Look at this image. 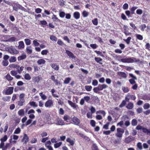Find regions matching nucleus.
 <instances>
[{
	"label": "nucleus",
	"instance_id": "obj_27",
	"mask_svg": "<svg viewBox=\"0 0 150 150\" xmlns=\"http://www.w3.org/2000/svg\"><path fill=\"white\" fill-rule=\"evenodd\" d=\"M25 79L27 80H30L31 79V77L29 74L26 73L23 75Z\"/></svg>",
	"mask_w": 150,
	"mask_h": 150
},
{
	"label": "nucleus",
	"instance_id": "obj_46",
	"mask_svg": "<svg viewBox=\"0 0 150 150\" xmlns=\"http://www.w3.org/2000/svg\"><path fill=\"white\" fill-rule=\"evenodd\" d=\"M150 107V105L149 103H145L143 106L144 108L145 109H149Z\"/></svg>",
	"mask_w": 150,
	"mask_h": 150
},
{
	"label": "nucleus",
	"instance_id": "obj_60",
	"mask_svg": "<svg viewBox=\"0 0 150 150\" xmlns=\"http://www.w3.org/2000/svg\"><path fill=\"white\" fill-rule=\"evenodd\" d=\"M21 130L19 127L17 128L15 130L14 133V134H18L21 132Z\"/></svg>",
	"mask_w": 150,
	"mask_h": 150
},
{
	"label": "nucleus",
	"instance_id": "obj_52",
	"mask_svg": "<svg viewBox=\"0 0 150 150\" xmlns=\"http://www.w3.org/2000/svg\"><path fill=\"white\" fill-rule=\"evenodd\" d=\"M122 90L125 93H127L129 91V89L127 87H122Z\"/></svg>",
	"mask_w": 150,
	"mask_h": 150
},
{
	"label": "nucleus",
	"instance_id": "obj_48",
	"mask_svg": "<svg viewBox=\"0 0 150 150\" xmlns=\"http://www.w3.org/2000/svg\"><path fill=\"white\" fill-rule=\"evenodd\" d=\"M59 16L62 18H64L66 14L64 11H60L59 13Z\"/></svg>",
	"mask_w": 150,
	"mask_h": 150
},
{
	"label": "nucleus",
	"instance_id": "obj_29",
	"mask_svg": "<svg viewBox=\"0 0 150 150\" xmlns=\"http://www.w3.org/2000/svg\"><path fill=\"white\" fill-rule=\"evenodd\" d=\"M71 79L70 77L66 78L64 81V84H68L69 83Z\"/></svg>",
	"mask_w": 150,
	"mask_h": 150
},
{
	"label": "nucleus",
	"instance_id": "obj_57",
	"mask_svg": "<svg viewBox=\"0 0 150 150\" xmlns=\"http://www.w3.org/2000/svg\"><path fill=\"white\" fill-rule=\"evenodd\" d=\"M124 130L122 128H119L117 129V132L123 134L124 133Z\"/></svg>",
	"mask_w": 150,
	"mask_h": 150
},
{
	"label": "nucleus",
	"instance_id": "obj_21",
	"mask_svg": "<svg viewBox=\"0 0 150 150\" xmlns=\"http://www.w3.org/2000/svg\"><path fill=\"white\" fill-rule=\"evenodd\" d=\"M76 133L77 135H79L82 138L85 139L86 140H88L89 139V138L88 137L85 135L84 134H83L82 133L79 132H77Z\"/></svg>",
	"mask_w": 150,
	"mask_h": 150
},
{
	"label": "nucleus",
	"instance_id": "obj_24",
	"mask_svg": "<svg viewBox=\"0 0 150 150\" xmlns=\"http://www.w3.org/2000/svg\"><path fill=\"white\" fill-rule=\"evenodd\" d=\"M5 78L7 81H12L13 79V78L9 74H8L5 76Z\"/></svg>",
	"mask_w": 150,
	"mask_h": 150
},
{
	"label": "nucleus",
	"instance_id": "obj_31",
	"mask_svg": "<svg viewBox=\"0 0 150 150\" xmlns=\"http://www.w3.org/2000/svg\"><path fill=\"white\" fill-rule=\"evenodd\" d=\"M39 95L41 97V99L45 100L47 99V97L44 94H43L42 92H41L39 93Z\"/></svg>",
	"mask_w": 150,
	"mask_h": 150
},
{
	"label": "nucleus",
	"instance_id": "obj_2",
	"mask_svg": "<svg viewBox=\"0 0 150 150\" xmlns=\"http://www.w3.org/2000/svg\"><path fill=\"white\" fill-rule=\"evenodd\" d=\"M108 87V86L105 84H99L97 87L94 88L93 90L94 92L96 93H98L99 91H102Z\"/></svg>",
	"mask_w": 150,
	"mask_h": 150
},
{
	"label": "nucleus",
	"instance_id": "obj_23",
	"mask_svg": "<svg viewBox=\"0 0 150 150\" xmlns=\"http://www.w3.org/2000/svg\"><path fill=\"white\" fill-rule=\"evenodd\" d=\"M52 18L54 22H60L61 20L59 19L57 17V16L53 14L52 17Z\"/></svg>",
	"mask_w": 150,
	"mask_h": 150
},
{
	"label": "nucleus",
	"instance_id": "obj_15",
	"mask_svg": "<svg viewBox=\"0 0 150 150\" xmlns=\"http://www.w3.org/2000/svg\"><path fill=\"white\" fill-rule=\"evenodd\" d=\"M56 122V124L57 125H64V122L62 119L59 118H58L57 119Z\"/></svg>",
	"mask_w": 150,
	"mask_h": 150
},
{
	"label": "nucleus",
	"instance_id": "obj_17",
	"mask_svg": "<svg viewBox=\"0 0 150 150\" xmlns=\"http://www.w3.org/2000/svg\"><path fill=\"white\" fill-rule=\"evenodd\" d=\"M134 104L132 102L129 103L126 106V108L129 110H131L134 107Z\"/></svg>",
	"mask_w": 150,
	"mask_h": 150
},
{
	"label": "nucleus",
	"instance_id": "obj_54",
	"mask_svg": "<svg viewBox=\"0 0 150 150\" xmlns=\"http://www.w3.org/2000/svg\"><path fill=\"white\" fill-rule=\"evenodd\" d=\"M49 51L47 50H44L42 51L41 54L42 55H46L48 53Z\"/></svg>",
	"mask_w": 150,
	"mask_h": 150
},
{
	"label": "nucleus",
	"instance_id": "obj_7",
	"mask_svg": "<svg viewBox=\"0 0 150 150\" xmlns=\"http://www.w3.org/2000/svg\"><path fill=\"white\" fill-rule=\"evenodd\" d=\"M13 87H8V88L5 90V95H9L12 94L13 93Z\"/></svg>",
	"mask_w": 150,
	"mask_h": 150
},
{
	"label": "nucleus",
	"instance_id": "obj_62",
	"mask_svg": "<svg viewBox=\"0 0 150 150\" xmlns=\"http://www.w3.org/2000/svg\"><path fill=\"white\" fill-rule=\"evenodd\" d=\"M57 44L60 46H62L64 45L63 42L60 39H59L58 40Z\"/></svg>",
	"mask_w": 150,
	"mask_h": 150
},
{
	"label": "nucleus",
	"instance_id": "obj_61",
	"mask_svg": "<svg viewBox=\"0 0 150 150\" xmlns=\"http://www.w3.org/2000/svg\"><path fill=\"white\" fill-rule=\"evenodd\" d=\"M141 99L144 100H148L147 95L145 94L142 96H141Z\"/></svg>",
	"mask_w": 150,
	"mask_h": 150
},
{
	"label": "nucleus",
	"instance_id": "obj_3",
	"mask_svg": "<svg viewBox=\"0 0 150 150\" xmlns=\"http://www.w3.org/2000/svg\"><path fill=\"white\" fill-rule=\"evenodd\" d=\"M129 76L130 77L132 78V79H129V80L130 83L132 85H133L135 83H136L135 80L137 79L136 77L131 73H129Z\"/></svg>",
	"mask_w": 150,
	"mask_h": 150
},
{
	"label": "nucleus",
	"instance_id": "obj_41",
	"mask_svg": "<svg viewBox=\"0 0 150 150\" xmlns=\"http://www.w3.org/2000/svg\"><path fill=\"white\" fill-rule=\"evenodd\" d=\"M24 41L26 45H29L31 44V40L29 39H25Z\"/></svg>",
	"mask_w": 150,
	"mask_h": 150
},
{
	"label": "nucleus",
	"instance_id": "obj_39",
	"mask_svg": "<svg viewBox=\"0 0 150 150\" xmlns=\"http://www.w3.org/2000/svg\"><path fill=\"white\" fill-rule=\"evenodd\" d=\"M95 60L96 62L97 63H99L100 64H102V63H100V62H101L102 61L103 59L102 58L100 57H95Z\"/></svg>",
	"mask_w": 150,
	"mask_h": 150
},
{
	"label": "nucleus",
	"instance_id": "obj_43",
	"mask_svg": "<svg viewBox=\"0 0 150 150\" xmlns=\"http://www.w3.org/2000/svg\"><path fill=\"white\" fill-rule=\"evenodd\" d=\"M83 98L88 103H90V97L88 96H86L84 97Z\"/></svg>",
	"mask_w": 150,
	"mask_h": 150
},
{
	"label": "nucleus",
	"instance_id": "obj_5",
	"mask_svg": "<svg viewBox=\"0 0 150 150\" xmlns=\"http://www.w3.org/2000/svg\"><path fill=\"white\" fill-rule=\"evenodd\" d=\"M140 60L139 59H136L134 57H131L127 58V63H132L134 62H139Z\"/></svg>",
	"mask_w": 150,
	"mask_h": 150
},
{
	"label": "nucleus",
	"instance_id": "obj_51",
	"mask_svg": "<svg viewBox=\"0 0 150 150\" xmlns=\"http://www.w3.org/2000/svg\"><path fill=\"white\" fill-rule=\"evenodd\" d=\"M128 93L127 95V97H130V98L132 100H134L136 99V97L135 96L133 95H129Z\"/></svg>",
	"mask_w": 150,
	"mask_h": 150
},
{
	"label": "nucleus",
	"instance_id": "obj_44",
	"mask_svg": "<svg viewBox=\"0 0 150 150\" xmlns=\"http://www.w3.org/2000/svg\"><path fill=\"white\" fill-rule=\"evenodd\" d=\"M126 104V101L124 100H123L122 101L121 103L119 105V107L120 108H122L124 107Z\"/></svg>",
	"mask_w": 150,
	"mask_h": 150
},
{
	"label": "nucleus",
	"instance_id": "obj_64",
	"mask_svg": "<svg viewBox=\"0 0 150 150\" xmlns=\"http://www.w3.org/2000/svg\"><path fill=\"white\" fill-rule=\"evenodd\" d=\"M92 150H98L97 146L95 144H93L92 147Z\"/></svg>",
	"mask_w": 150,
	"mask_h": 150
},
{
	"label": "nucleus",
	"instance_id": "obj_6",
	"mask_svg": "<svg viewBox=\"0 0 150 150\" xmlns=\"http://www.w3.org/2000/svg\"><path fill=\"white\" fill-rule=\"evenodd\" d=\"M135 139L134 137L132 136H129L125 138V143L128 144L131 142L133 141Z\"/></svg>",
	"mask_w": 150,
	"mask_h": 150
},
{
	"label": "nucleus",
	"instance_id": "obj_18",
	"mask_svg": "<svg viewBox=\"0 0 150 150\" xmlns=\"http://www.w3.org/2000/svg\"><path fill=\"white\" fill-rule=\"evenodd\" d=\"M73 15L74 17L76 20L80 18V14L79 12H74Z\"/></svg>",
	"mask_w": 150,
	"mask_h": 150
},
{
	"label": "nucleus",
	"instance_id": "obj_22",
	"mask_svg": "<svg viewBox=\"0 0 150 150\" xmlns=\"http://www.w3.org/2000/svg\"><path fill=\"white\" fill-rule=\"evenodd\" d=\"M26 57L27 56L25 54L23 53L21 56L18 57V61L23 60L26 58Z\"/></svg>",
	"mask_w": 150,
	"mask_h": 150
},
{
	"label": "nucleus",
	"instance_id": "obj_11",
	"mask_svg": "<svg viewBox=\"0 0 150 150\" xmlns=\"http://www.w3.org/2000/svg\"><path fill=\"white\" fill-rule=\"evenodd\" d=\"M117 74L120 77L125 79L127 77V75L125 73L122 71L117 72Z\"/></svg>",
	"mask_w": 150,
	"mask_h": 150
},
{
	"label": "nucleus",
	"instance_id": "obj_20",
	"mask_svg": "<svg viewBox=\"0 0 150 150\" xmlns=\"http://www.w3.org/2000/svg\"><path fill=\"white\" fill-rule=\"evenodd\" d=\"M18 115L20 117H23L25 115V112L24 109H22L20 110L18 112Z\"/></svg>",
	"mask_w": 150,
	"mask_h": 150
},
{
	"label": "nucleus",
	"instance_id": "obj_40",
	"mask_svg": "<svg viewBox=\"0 0 150 150\" xmlns=\"http://www.w3.org/2000/svg\"><path fill=\"white\" fill-rule=\"evenodd\" d=\"M85 88L87 91H90L91 90L92 87L91 86H85Z\"/></svg>",
	"mask_w": 150,
	"mask_h": 150
},
{
	"label": "nucleus",
	"instance_id": "obj_26",
	"mask_svg": "<svg viewBox=\"0 0 150 150\" xmlns=\"http://www.w3.org/2000/svg\"><path fill=\"white\" fill-rule=\"evenodd\" d=\"M25 102V99H19V100L18 101V104L20 106H22L23 105Z\"/></svg>",
	"mask_w": 150,
	"mask_h": 150
},
{
	"label": "nucleus",
	"instance_id": "obj_25",
	"mask_svg": "<svg viewBox=\"0 0 150 150\" xmlns=\"http://www.w3.org/2000/svg\"><path fill=\"white\" fill-rule=\"evenodd\" d=\"M45 61L42 59H39L37 61V63L38 65L43 64H45Z\"/></svg>",
	"mask_w": 150,
	"mask_h": 150
},
{
	"label": "nucleus",
	"instance_id": "obj_58",
	"mask_svg": "<svg viewBox=\"0 0 150 150\" xmlns=\"http://www.w3.org/2000/svg\"><path fill=\"white\" fill-rule=\"evenodd\" d=\"M7 139V137L6 135L4 136V137L1 138L0 140L1 142H4L6 141Z\"/></svg>",
	"mask_w": 150,
	"mask_h": 150
},
{
	"label": "nucleus",
	"instance_id": "obj_9",
	"mask_svg": "<svg viewBox=\"0 0 150 150\" xmlns=\"http://www.w3.org/2000/svg\"><path fill=\"white\" fill-rule=\"evenodd\" d=\"M29 138L27 135L26 134H24V136L21 140V142H23L24 144H26L27 142L29 141Z\"/></svg>",
	"mask_w": 150,
	"mask_h": 150
},
{
	"label": "nucleus",
	"instance_id": "obj_16",
	"mask_svg": "<svg viewBox=\"0 0 150 150\" xmlns=\"http://www.w3.org/2000/svg\"><path fill=\"white\" fill-rule=\"evenodd\" d=\"M50 66L52 68L56 71H58L59 69V66L58 65H57L56 63H52L50 64Z\"/></svg>",
	"mask_w": 150,
	"mask_h": 150
},
{
	"label": "nucleus",
	"instance_id": "obj_37",
	"mask_svg": "<svg viewBox=\"0 0 150 150\" xmlns=\"http://www.w3.org/2000/svg\"><path fill=\"white\" fill-rule=\"evenodd\" d=\"M24 69V67L23 66H21V67H20L19 68L17 69V72L19 74H21L22 71Z\"/></svg>",
	"mask_w": 150,
	"mask_h": 150
},
{
	"label": "nucleus",
	"instance_id": "obj_34",
	"mask_svg": "<svg viewBox=\"0 0 150 150\" xmlns=\"http://www.w3.org/2000/svg\"><path fill=\"white\" fill-rule=\"evenodd\" d=\"M26 52L29 54L32 53V51L31 49V46H27L26 49Z\"/></svg>",
	"mask_w": 150,
	"mask_h": 150
},
{
	"label": "nucleus",
	"instance_id": "obj_59",
	"mask_svg": "<svg viewBox=\"0 0 150 150\" xmlns=\"http://www.w3.org/2000/svg\"><path fill=\"white\" fill-rule=\"evenodd\" d=\"M63 119L64 121L67 122V120H69L70 119V117L69 116L67 115H64Z\"/></svg>",
	"mask_w": 150,
	"mask_h": 150
},
{
	"label": "nucleus",
	"instance_id": "obj_36",
	"mask_svg": "<svg viewBox=\"0 0 150 150\" xmlns=\"http://www.w3.org/2000/svg\"><path fill=\"white\" fill-rule=\"evenodd\" d=\"M29 104L31 106L34 107H38V105L36 104V103L34 101H30Z\"/></svg>",
	"mask_w": 150,
	"mask_h": 150
},
{
	"label": "nucleus",
	"instance_id": "obj_30",
	"mask_svg": "<svg viewBox=\"0 0 150 150\" xmlns=\"http://www.w3.org/2000/svg\"><path fill=\"white\" fill-rule=\"evenodd\" d=\"M9 67L11 68H16L17 69L20 66L17 64H13L9 65Z\"/></svg>",
	"mask_w": 150,
	"mask_h": 150
},
{
	"label": "nucleus",
	"instance_id": "obj_45",
	"mask_svg": "<svg viewBox=\"0 0 150 150\" xmlns=\"http://www.w3.org/2000/svg\"><path fill=\"white\" fill-rule=\"evenodd\" d=\"M135 35L137 39L139 40H142L143 39V37L142 35L138 34H136Z\"/></svg>",
	"mask_w": 150,
	"mask_h": 150
},
{
	"label": "nucleus",
	"instance_id": "obj_38",
	"mask_svg": "<svg viewBox=\"0 0 150 150\" xmlns=\"http://www.w3.org/2000/svg\"><path fill=\"white\" fill-rule=\"evenodd\" d=\"M137 121L136 119H133L131 122V124L133 126H135L137 125Z\"/></svg>",
	"mask_w": 150,
	"mask_h": 150
},
{
	"label": "nucleus",
	"instance_id": "obj_53",
	"mask_svg": "<svg viewBox=\"0 0 150 150\" xmlns=\"http://www.w3.org/2000/svg\"><path fill=\"white\" fill-rule=\"evenodd\" d=\"M62 143L61 142H59L58 143H56L54 145V147L55 148H57L59 147L62 144Z\"/></svg>",
	"mask_w": 150,
	"mask_h": 150
},
{
	"label": "nucleus",
	"instance_id": "obj_32",
	"mask_svg": "<svg viewBox=\"0 0 150 150\" xmlns=\"http://www.w3.org/2000/svg\"><path fill=\"white\" fill-rule=\"evenodd\" d=\"M137 150H142V147L141 143L139 142L137 144Z\"/></svg>",
	"mask_w": 150,
	"mask_h": 150
},
{
	"label": "nucleus",
	"instance_id": "obj_14",
	"mask_svg": "<svg viewBox=\"0 0 150 150\" xmlns=\"http://www.w3.org/2000/svg\"><path fill=\"white\" fill-rule=\"evenodd\" d=\"M66 52L70 58L74 59L76 57L69 50H66Z\"/></svg>",
	"mask_w": 150,
	"mask_h": 150
},
{
	"label": "nucleus",
	"instance_id": "obj_28",
	"mask_svg": "<svg viewBox=\"0 0 150 150\" xmlns=\"http://www.w3.org/2000/svg\"><path fill=\"white\" fill-rule=\"evenodd\" d=\"M39 24L40 25L44 27L47 24V23L45 20H42L40 21Z\"/></svg>",
	"mask_w": 150,
	"mask_h": 150
},
{
	"label": "nucleus",
	"instance_id": "obj_35",
	"mask_svg": "<svg viewBox=\"0 0 150 150\" xmlns=\"http://www.w3.org/2000/svg\"><path fill=\"white\" fill-rule=\"evenodd\" d=\"M66 141L67 142L69 143L70 145L71 146H73L74 144V141L69 137L67 139Z\"/></svg>",
	"mask_w": 150,
	"mask_h": 150
},
{
	"label": "nucleus",
	"instance_id": "obj_19",
	"mask_svg": "<svg viewBox=\"0 0 150 150\" xmlns=\"http://www.w3.org/2000/svg\"><path fill=\"white\" fill-rule=\"evenodd\" d=\"M19 45L18 48L19 49H21L24 48L25 45L23 41H20L18 42Z\"/></svg>",
	"mask_w": 150,
	"mask_h": 150
},
{
	"label": "nucleus",
	"instance_id": "obj_10",
	"mask_svg": "<svg viewBox=\"0 0 150 150\" xmlns=\"http://www.w3.org/2000/svg\"><path fill=\"white\" fill-rule=\"evenodd\" d=\"M72 121L75 125H79L80 120L76 117L74 116L72 118Z\"/></svg>",
	"mask_w": 150,
	"mask_h": 150
},
{
	"label": "nucleus",
	"instance_id": "obj_12",
	"mask_svg": "<svg viewBox=\"0 0 150 150\" xmlns=\"http://www.w3.org/2000/svg\"><path fill=\"white\" fill-rule=\"evenodd\" d=\"M8 50L10 52L13 54H17L19 53L18 51L14 48H10Z\"/></svg>",
	"mask_w": 150,
	"mask_h": 150
},
{
	"label": "nucleus",
	"instance_id": "obj_8",
	"mask_svg": "<svg viewBox=\"0 0 150 150\" xmlns=\"http://www.w3.org/2000/svg\"><path fill=\"white\" fill-rule=\"evenodd\" d=\"M42 79L41 76H38L33 77L32 78V80L35 83H38L39 82L40 80Z\"/></svg>",
	"mask_w": 150,
	"mask_h": 150
},
{
	"label": "nucleus",
	"instance_id": "obj_1",
	"mask_svg": "<svg viewBox=\"0 0 150 150\" xmlns=\"http://www.w3.org/2000/svg\"><path fill=\"white\" fill-rule=\"evenodd\" d=\"M11 6L13 7V10L16 11H17L18 9H20L22 11H24L25 9V8L19 4L18 2L13 3L11 4Z\"/></svg>",
	"mask_w": 150,
	"mask_h": 150
},
{
	"label": "nucleus",
	"instance_id": "obj_42",
	"mask_svg": "<svg viewBox=\"0 0 150 150\" xmlns=\"http://www.w3.org/2000/svg\"><path fill=\"white\" fill-rule=\"evenodd\" d=\"M50 39L52 41L56 42L57 40V38L54 36L53 35H51L50 36Z\"/></svg>",
	"mask_w": 150,
	"mask_h": 150
},
{
	"label": "nucleus",
	"instance_id": "obj_13",
	"mask_svg": "<svg viewBox=\"0 0 150 150\" xmlns=\"http://www.w3.org/2000/svg\"><path fill=\"white\" fill-rule=\"evenodd\" d=\"M68 102L69 105L74 109H76L78 107V105L75 103L72 102L71 101L68 100Z\"/></svg>",
	"mask_w": 150,
	"mask_h": 150
},
{
	"label": "nucleus",
	"instance_id": "obj_47",
	"mask_svg": "<svg viewBox=\"0 0 150 150\" xmlns=\"http://www.w3.org/2000/svg\"><path fill=\"white\" fill-rule=\"evenodd\" d=\"M17 70L16 71L15 70H12L10 71L11 74L12 76H15L16 74H17Z\"/></svg>",
	"mask_w": 150,
	"mask_h": 150
},
{
	"label": "nucleus",
	"instance_id": "obj_50",
	"mask_svg": "<svg viewBox=\"0 0 150 150\" xmlns=\"http://www.w3.org/2000/svg\"><path fill=\"white\" fill-rule=\"evenodd\" d=\"M89 14V13L86 11H84L82 13V15L83 17H87Z\"/></svg>",
	"mask_w": 150,
	"mask_h": 150
},
{
	"label": "nucleus",
	"instance_id": "obj_55",
	"mask_svg": "<svg viewBox=\"0 0 150 150\" xmlns=\"http://www.w3.org/2000/svg\"><path fill=\"white\" fill-rule=\"evenodd\" d=\"M146 26L145 24H142L140 26V29L142 31H144L145 29L146 28Z\"/></svg>",
	"mask_w": 150,
	"mask_h": 150
},
{
	"label": "nucleus",
	"instance_id": "obj_56",
	"mask_svg": "<svg viewBox=\"0 0 150 150\" xmlns=\"http://www.w3.org/2000/svg\"><path fill=\"white\" fill-rule=\"evenodd\" d=\"M92 22L93 24L95 25H97L98 24V19L97 18H95L92 21Z\"/></svg>",
	"mask_w": 150,
	"mask_h": 150
},
{
	"label": "nucleus",
	"instance_id": "obj_33",
	"mask_svg": "<svg viewBox=\"0 0 150 150\" xmlns=\"http://www.w3.org/2000/svg\"><path fill=\"white\" fill-rule=\"evenodd\" d=\"M16 61V59L15 56L11 57L10 59H9V61L10 62H14Z\"/></svg>",
	"mask_w": 150,
	"mask_h": 150
},
{
	"label": "nucleus",
	"instance_id": "obj_4",
	"mask_svg": "<svg viewBox=\"0 0 150 150\" xmlns=\"http://www.w3.org/2000/svg\"><path fill=\"white\" fill-rule=\"evenodd\" d=\"M53 100L51 99H48L45 103V106L46 108H50L54 105Z\"/></svg>",
	"mask_w": 150,
	"mask_h": 150
},
{
	"label": "nucleus",
	"instance_id": "obj_63",
	"mask_svg": "<svg viewBox=\"0 0 150 150\" xmlns=\"http://www.w3.org/2000/svg\"><path fill=\"white\" fill-rule=\"evenodd\" d=\"M90 46L93 49H96L98 47V46L96 44H91L90 45Z\"/></svg>",
	"mask_w": 150,
	"mask_h": 150
},
{
	"label": "nucleus",
	"instance_id": "obj_49",
	"mask_svg": "<svg viewBox=\"0 0 150 150\" xmlns=\"http://www.w3.org/2000/svg\"><path fill=\"white\" fill-rule=\"evenodd\" d=\"M11 98V97L10 96H6L2 98V100L4 101H9Z\"/></svg>",
	"mask_w": 150,
	"mask_h": 150
}]
</instances>
